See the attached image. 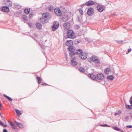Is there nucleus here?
I'll use <instances>...</instances> for the list:
<instances>
[{
    "label": "nucleus",
    "mask_w": 132,
    "mask_h": 132,
    "mask_svg": "<svg viewBox=\"0 0 132 132\" xmlns=\"http://www.w3.org/2000/svg\"><path fill=\"white\" fill-rule=\"evenodd\" d=\"M67 35L64 36V37L65 39L68 38L74 39L76 37L75 35V33L71 30H68L67 32Z\"/></svg>",
    "instance_id": "nucleus-1"
},
{
    "label": "nucleus",
    "mask_w": 132,
    "mask_h": 132,
    "mask_svg": "<svg viewBox=\"0 0 132 132\" xmlns=\"http://www.w3.org/2000/svg\"><path fill=\"white\" fill-rule=\"evenodd\" d=\"M88 61L90 63L93 62L96 63H99L100 61L97 57L93 55L88 59Z\"/></svg>",
    "instance_id": "nucleus-2"
},
{
    "label": "nucleus",
    "mask_w": 132,
    "mask_h": 132,
    "mask_svg": "<svg viewBox=\"0 0 132 132\" xmlns=\"http://www.w3.org/2000/svg\"><path fill=\"white\" fill-rule=\"evenodd\" d=\"M96 78L98 80L102 81L104 79V76L103 73H100L97 74Z\"/></svg>",
    "instance_id": "nucleus-3"
},
{
    "label": "nucleus",
    "mask_w": 132,
    "mask_h": 132,
    "mask_svg": "<svg viewBox=\"0 0 132 132\" xmlns=\"http://www.w3.org/2000/svg\"><path fill=\"white\" fill-rule=\"evenodd\" d=\"M94 10L93 8L89 7L88 9L87 12V14L89 16H91L94 13Z\"/></svg>",
    "instance_id": "nucleus-4"
},
{
    "label": "nucleus",
    "mask_w": 132,
    "mask_h": 132,
    "mask_svg": "<svg viewBox=\"0 0 132 132\" xmlns=\"http://www.w3.org/2000/svg\"><path fill=\"white\" fill-rule=\"evenodd\" d=\"M54 12L55 14L57 16H61L62 13L59 8H57L55 9Z\"/></svg>",
    "instance_id": "nucleus-5"
},
{
    "label": "nucleus",
    "mask_w": 132,
    "mask_h": 132,
    "mask_svg": "<svg viewBox=\"0 0 132 132\" xmlns=\"http://www.w3.org/2000/svg\"><path fill=\"white\" fill-rule=\"evenodd\" d=\"M59 26V24L58 22H54L52 27V30L53 31H55L58 28Z\"/></svg>",
    "instance_id": "nucleus-6"
},
{
    "label": "nucleus",
    "mask_w": 132,
    "mask_h": 132,
    "mask_svg": "<svg viewBox=\"0 0 132 132\" xmlns=\"http://www.w3.org/2000/svg\"><path fill=\"white\" fill-rule=\"evenodd\" d=\"M70 28V24L68 22L65 23L63 24V28L65 30L69 29Z\"/></svg>",
    "instance_id": "nucleus-7"
},
{
    "label": "nucleus",
    "mask_w": 132,
    "mask_h": 132,
    "mask_svg": "<svg viewBox=\"0 0 132 132\" xmlns=\"http://www.w3.org/2000/svg\"><path fill=\"white\" fill-rule=\"evenodd\" d=\"M69 51L71 52L69 53V54L70 56H72L73 55V53L72 52H73L75 50V47L72 46L69 47L68 48Z\"/></svg>",
    "instance_id": "nucleus-8"
},
{
    "label": "nucleus",
    "mask_w": 132,
    "mask_h": 132,
    "mask_svg": "<svg viewBox=\"0 0 132 132\" xmlns=\"http://www.w3.org/2000/svg\"><path fill=\"white\" fill-rule=\"evenodd\" d=\"M82 51L81 49H78L76 50L75 53H73V55H78L79 56L82 53Z\"/></svg>",
    "instance_id": "nucleus-9"
},
{
    "label": "nucleus",
    "mask_w": 132,
    "mask_h": 132,
    "mask_svg": "<svg viewBox=\"0 0 132 132\" xmlns=\"http://www.w3.org/2000/svg\"><path fill=\"white\" fill-rule=\"evenodd\" d=\"M79 57L81 59L83 60H85L87 58V55L86 53L82 52Z\"/></svg>",
    "instance_id": "nucleus-10"
},
{
    "label": "nucleus",
    "mask_w": 132,
    "mask_h": 132,
    "mask_svg": "<svg viewBox=\"0 0 132 132\" xmlns=\"http://www.w3.org/2000/svg\"><path fill=\"white\" fill-rule=\"evenodd\" d=\"M73 44V42L72 40H68L65 43V45L69 47L71 46Z\"/></svg>",
    "instance_id": "nucleus-11"
},
{
    "label": "nucleus",
    "mask_w": 132,
    "mask_h": 132,
    "mask_svg": "<svg viewBox=\"0 0 132 132\" xmlns=\"http://www.w3.org/2000/svg\"><path fill=\"white\" fill-rule=\"evenodd\" d=\"M94 4L95 3L94 2L91 1H89L87 2L85 4V5L87 6L94 5Z\"/></svg>",
    "instance_id": "nucleus-12"
},
{
    "label": "nucleus",
    "mask_w": 132,
    "mask_h": 132,
    "mask_svg": "<svg viewBox=\"0 0 132 132\" xmlns=\"http://www.w3.org/2000/svg\"><path fill=\"white\" fill-rule=\"evenodd\" d=\"M2 10L3 11L5 12H8L10 11L9 7L6 6H4L2 7Z\"/></svg>",
    "instance_id": "nucleus-13"
},
{
    "label": "nucleus",
    "mask_w": 132,
    "mask_h": 132,
    "mask_svg": "<svg viewBox=\"0 0 132 132\" xmlns=\"http://www.w3.org/2000/svg\"><path fill=\"white\" fill-rule=\"evenodd\" d=\"M97 8L98 10L100 12H102L103 10V7L102 6L98 5Z\"/></svg>",
    "instance_id": "nucleus-14"
},
{
    "label": "nucleus",
    "mask_w": 132,
    "mask_h": 132,
    "mask_svg": "<svg viewBox=\"0 0 132 132\" xmlns=\"http://www.w3.org/2000/svg\"><path fill=\"white\" fill-rule=\"evenodd\" d=\"M5 4L8 7H10L12 5V2L10 1H7L5 3Z\"/></svg>",
    "instance_id": "nucleus-15"
},
{
    "label": "nucleus",
    "mask_w": 132,
    "mask_h": 132,
    "mask_svg": "<svg viewBox=\"0 0 132 132\" xmlns=\"http://www.w3.org/2000/svg\"><path fill=\"white\" fill-rule=\"evenodd\" d=\"M104 72L106 75L109 74L111 72V70L109 68H106L104 70Z\"/></svg>",
    "instance_id": "nucleus-16"
},
{
    "label": "nucleus",
    "mask_w": 132,
    "mask_h": 132,
    "mask_svg": "<svg viewBox=\"0 0 132 132\" xmlns=\"http://www.w3.org/2000/svg\"><path fill=\"white\" fill-rule=\"evenodd\" d=\"M88 76L89 77H90L93 80H94L96 79V77L95 76L93 75L88 74Z\"/></svg>",
    "instance_id": "nucleus-17"
},
{
    "label": "nucleus",
    "mask_w": 132,
    "mask_h": 132,
    "mask_svg": "<svg viewBox=\"0 0 132 132\" xmlns=\"http://www.w3.org/2000/svg\"><path fill=\"white\" fill-rule=\"evenodd\" d=\"M15 111L17 116H19L22 114V112L21 111L17 109H15Z\"/></svg>",
    "instance_id": "nucleus-18"
},
{
    "label": "nucleus",
    "mask_w": 132,
    "mask_h": 132,
    "mask_svg": "<svg viewBox=\"0 0 132 132\" xmlns=\"http://www.w3.org/2000/svg\"><path fill=\"white\" fill-rule=\"evenodd\" d=\"M30 8L25 9L24 10V13L27 14H28L30 12Z\"/></svg>",
    "instance_id": "nucleus-19"
},
{
    "label": "nucleus",
    "mask_w": 132,
    "mask_h": 132,
    "mask_svg": "<svg viewBox=\"0 0 132 132\" xmlns=\"http://www.w3.org/2000/svg\"><path fill=\"white\" fill-rule=\"evenodd\" d=\"M36 26L37 28L39 29H40L42 28V25L39 23H37L36 24Z\"/></svg>",
    "instance_id": "nucleus-20"
},
{
    "label": "nucleus",
    "mask_w": 132,
    "mask_h": 132,
    "mask_svg": "<svg viewBox=\"0 0 132 132\" xmlns=\"http://www.w3.org/2000/svg\"><path fill=\"white\" fill-rule=\"evenodd\" d=\"M36 79L38 80L37 82L39 84H40L42 80L40 77L37 76L36 77Z\"/></svg>",
    "instance_id": "nucleus-21"
},
{
    "label": "nucleus",
    "mask_w": 132,
    "mask_h": 132,
    "mask_svg": "<svg viewBox=\"0 0 132 132\" xmlns=\"http://www.w3.org/2000/svg\"><path fill=\"white\" fill-rule=\"evenodd\" d=\"M71 64L72 65H76L77 64V62L74 60H72L71 61Z\"/></svg>",
    "instance_id": "nucleus-22"
},
{
    "label": "nucleus",
    "mask_w": 132,
    "mask_h": 132,
    "mask_svg": "<svg viewBox=\"0 0 132 132\" xmlns=\"http://www.w3.org/2000/svg\"><path fill=\"white\" fill-rule=\"evenodd\" d=\"M42 15L43 17L47 18L49 16V14L48 13H43Z\"/></svg>",
    "instance_id": "nucleus-23"
},
{
    "label": "nucleus",
    "mask_w": 132,
    "mask_h": 132,
    "mask_svg": "<svg viewBox=\"0 0 132 132\" xmlns=\"http://www.w3.org/2000/svg\"><path fill=\"white\" fill-rule=\"evenodd\" d=\"M107 78L110 80H112L114 79V77L113 76H109L107 77Z\"/></svg>",
    "instance_id": "nucleus-24"
},
{
    "label": "nucleus",
    "mask_w": 132,
    "mask_h": 132,
    "mask_svg": "<svg viewBox=\"0 0 132 132\" xmlns=\"http://www.w3.org/2000/svg\"><path fill=\"white\" fill-rule=\"evenodd\" d=\"M16 123L17 126L19 127L22 128L23 127V125L21 123H19L18 122H16Z\"/></svg>",
    "instance_id": "nucleus-25"
},
{
    "label": "nucleus",
    "mask_w": 132,
    "mask_h": 132,
    "mask_svg": "<svg viewBox=\"0 0 132 132\" xmlns=\"http://www.w3.org/2000/svg\"><path fill=\"white\" fill-rule=\"evenodd\" d=\"M48 9L50 11H51L53 10V7L51 5H49L48 6Z\"/></svg>",
    "instance_id": "nucleus-26"
},
{
    "label": "nucleus",
    "mask_w": 132,
    "mask_h": 132,
    "mask_svg": "<svg viewBox=\"0 0 132 132\" xmlns=\"http://www.w3.org/2000/svg\"><path fill=\"white\" fill-rule=\"evenodd\" d=\"M126 108L129 109H132V105H127L126 106Z\"/></svg>",
    "instance_id": "nucleus-27"
},
{
    "label": "nucleus",
    "mask_w": 132,
    "mask_h": 132,
    "mask_svg": "<svg viewBox=\"0 0 132 132\" xmlns=\"http://www.w3.org/2000/svg\"><path fill=\"white\" fill-rule=\"evenodd\" d=\"M4 96L6 97L7 99H8L9 101H12L13 100L11 98H10L8 96H7L6 95L4 94Z\"/></svg>",
    "instance_id": "nucleus-28"
},
{
    "label": "nucleus",
    "mask_w": 132,
    "mask_h": 132,
    "mask_svg": "<svg viewBox=\"0 0 132 132\" xmlns=\"http://www.w3.org/2000/svg\"><path fill=\"white\" fill-rule=\"evenodd\" d=\"M79 70L80 71L82 72H84L85 71V69H84V68L82 67H80L79 68Z\"/></svg>",
    "instance_id": "nucleus-29"
},
{
    "label": "nucleus",
    "mask_w": 132,
    "mask_h": 132,
    "mask_svg": "<svg viewBox=\"0 0 132 132\" xmlns=\"http://www.w3.org/2000/svg\"><path fill=\"white\" fill-rule=\"evenodd\" d=\"M22 18L23 19L25 20L26 21L27 20V17L26 15H23L22 16Z\"/></svg>",
    "instance_id": "nucleus-30"
},
{
    "label": "nucleus",
    "mask_w": 132,
    "mask_h": 132,
    "mask_svg": "<svg viewBox=\"0 0 132 132\" xmlns=\"http://www.w3.org/2000/svg\"><path fill=\"white\" fill-rule=\"evenodd\" d=\"M0 125L2 126L3 127H6L7 126L6 125H4L3 123L1 121H0Z\"/></svg>",
    "instance_id": "nucleus-31"
},
{
    "label": "nucleus",
    "mask_w": 132,
    "mask_h": 132,
    "mask_svg": "<svg viewBox=\"0 0 132 132\" xmlns=\"http://www.w3.org/2000/svg\"><path fill=\"white\" fill-rule=\"evenodd\" d=\"M100 126H102V127H110V126L108 125H100Z\"/></svg>",
    "instance_id": "nucleus-32"
},
{
    "label": "nucleus",
    "mask_w": 132,
    "mask_h": 132,
    "mask_svg": "<svg viewBox=\"0 0 132 132\" xmlns=\"http://www.w3.org/2000/svg\"><path fill=\"white\" fill-rule=\"evenodd\" d=\"M12 127L14 128V129H15L16 128V126L14 124L13 126H12Z\"/></svg>",
    "instance_id": "nucleus-33"
},
{
    "label": "nucleus",
    "mask_w": 132,
    "mask_h": 132,
    "mask_svg": "<svg viewBox=\"0 0 132 132\" xmlns=\"http://www.w3.org/2000/svg\"><path fill=\"white\" fill-rule=\"evenodd\" d=\"M33 14L31 13L29 15V17L30 18L32 17Z\"/></svg>",
    "instance_id": "nucleus-34"
},
{
    "label": "nucleus",
    "mask_w": 132,
    "mask_h": 132,
    "mask_svg": "<svg viewBox=\"0 0 132 132\" xmlns=\"http://www.w3.org/2000/svg\"><path fill=\"white\" fill-rule=\"evenodd\" d=\"M42 86H46L47 85H47V84L46 83H44L43 84H42Z\"/></svg>",
    "instance_id": "nucleus-35"
},
{
    "label": "nucleus",
    "mask_w": 132,
    "mask_h": 132,
    "mask_svg": "<svg viewBox=\"0 0 132 132\" xmlns=\"http://www.w3.org/2000/svg\"><path fill=\"white\" fill-rule=\"evenodd\" d=\"M126 127L127 128H131L132 127V126H131V125L127 126Z\"/></svg>",
    "instance_id": "nucleus-36"
},
{
    "label": "nucleus",
    "mask_w": 132,
    "mask_h": 132,
    "mask_svg": "<svg viewBox=\"0 0 132 132\" xmlns=\"http://www.w3.org/2000/svg\"><path fill=\"white\" fill-rule=\"evenodd\" d=\"M44 20V21H45V19H44L43 18H41L40 19V22H41V21H42V20Z\"/></svg>",
    "instance_id": "nucleus-37"
},
{
    "label": "nucleus",
    "mask_w": 132,
    "mask_h": 132,
    "mask_svg": "<svg viewBox=\"0 0 132 132\" xmlns=\"http://www.w3.org/2000/svg\"><path fill=\"white\" fill-rule=\"evenodd\" d=\"M80 13L81 14H82L83 13V12L82 10H80Z\"/></svg>",
    "instance_id": "nucleus-38"
},
{
    "label": "nucleus",
    "mask_w": 132,
    "mask_h": 132,
    "mask_svg": "<svg viewBox=\"0 0 132 132\" xmlns=\"http://www.w3.org/2000/svg\"><path fill=\"white\" fill-rule=\"evenodd\" d=\"M131 51V49H129L128 50V53H129Z\"/></svg>",
    "instance_id": "nucleus-39"
},
{
    "label": "nucleus",
    "mask_w": 132,
    "mask_h": 132,
    "mask_svg": "<svg viewBox=\"0 0 132 132\" xmlns=\"http://www.w3.org/2000/svg\"><path fill=\"white\" fill-rule=\"evenodd\" d=\"M114 129L115 130H119V128L117 127H114Z\"/></svg>",
    "instance_id": "nucleus-40"
},
{
    "label": "nucleus",
    "mask_w": 132,
    "mask_h": 132,
    "mask_svg": "<svg viewBox=\"0 0 132 132\" xmlns=\"http://www.w3.org/2000/svg\"><path fill=\"white\" fill-rule=\"evenodd\" d=\"M28 24L31 27L32 26V24L30 23H28Z\"/></svg>",
    "instance_id": "nucleus-41"
},
{
    "label": "nucleus",
    "mask_w": 132,
    "mask_h": 132,
    "mask_svg": "<svg viewBox=\"0 0 132 132\" xmlns=\"http://www.w3.org/2000/svg\"><path fill=\"white\" fill-rule=\"evenodd\" d=\"M10 125H11V126H13V125L14 124L12 122H10Z\"/></svg>",
    "instance_id": "nucleus-42"
},
{
    "label": "nucleus",
    "mask_w": 132,
    "mask_h": 132,
    "mask_svg": "<svg viewBox=\"0 0 132 132\" xmlns=\"http://www.w3.org/2000/svg\"><path fill=\"white\" fill-rule=\"evenodd\" d=\"M3 132H7V131L5 129H4Z\"/></svg>",
    "instance_id": "nucleus-43"
},
{
    "label": "nucleus",
    "mask_w": 132,
    "mask_h": 132,
    "mask_svg": "<svg viewBox=\"0 0 132 132\" xmlns=\"http://www.w3.org/2000/svg\"><path fill=\"white\" fill-rule=\"evenodd\" d=\"M66 18H67V20H68V16H66Z\"/></svg>",
    "instance_id": "nucleus-44"
},
{
    "label": "nucleus",
    "mask_w": 132,
    "mask_h": 132,
    "mask_svg": "<svg viewBox=\"0 0 132 132\" xmlns=\"http://www.w3.org/2000/svg\"><path fill=\"white\" fill-rule=\"evenodd\" d=\"M118 114L117 113H115V116H116L117 115H118V114Z\"/></svg>",
    "instance_id": "nucleus-45"
},
{
    "label": "nucleus",
    "mask_w": 132,
    "mask_h": 132,
    "mask_svg": "<svg viewBox=\"0 0 132 132\" xmlns=\"http://www.w3.org/2000/svg\"><path fill=\"white\" fill-rule=\"evenodd\" d=\"M130 114H131L130 116L132 118V113H130Z\"/></svg>",
    "instance_id": "nucleus-46"
},
{
    "label": "nucleus",
    "mask_w": 132,
    "mask_h": 132,
    "mask_svg": "<svg viewBox=\"0 0 132 132\" xmlns=\"http://www.w3.org/2000/svg\"><path fill=\"white\" fill-rule=\"evenodd\" d=\"M121 112V111H120V113Z\"/></svg>",
    "instance_id": "nucleus-47"
}]
</instances>
